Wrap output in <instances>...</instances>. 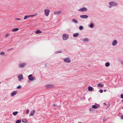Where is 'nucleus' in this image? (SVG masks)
Here are the masks:
<instances>
[{
  "label": "nucleus",
  "mask_w": 123,
  "mask_h": 123,
  "mask_svg": "<svg viewBox=\"0 0 123 123\" xmlns=\"http://www.w3.org/2000/svg\"><path fill=\"white\" fill-rule=\"evenodd\" d=\"M120 97L121 98L123 99V94H122L121 95Z\"/></svg>",
  "instance_id": "obj_35"
},
{
  "label": "nucleus",
  "mask_w": 123,
  "mask_h": 123,
  "mask_svg": "<svg viewBox=\"0 0 123 123\" xmlns=\"http://www.w3.org/2000/svg\"><path fill=\"white\" fill-rule=\"evenodd\" d=\"M79 29L80 30H81L83 29L84 27L83 26H80L79 27Z\"/></svg>",
  "instance_id": "obj_28"
},
{
  "label": "nucleus",
  "mask_w": 123,
  "mask_h": 123,
  "mask_svg": "<svg viewBox=\"0 0 123 123\" xmlns=\"http://www.w3.org/2000/svg\"><path fill=\"white\" fill-rule=\"evenodd\" d=\"M22 121L23 122L25 123H27V120L26 119H23Z\"/></svg>",
  "instance_id": "obj_24"
},
{
  "label": "nucleus",
  "mask_w": 123,
  "mask_h": 123,
  "mask_svg": "<svg viewBox=\"0 0 123 123\" xmlns=\"http://www.w3.org/2000/svg\"><path fill=\"white\" fill-rule=\"evenodd\" d=\"M92 108H98V107L96 105H93L92 107Z\"/></svg>",
  "instance_id": "obj_34"
},
{
  "label": "nucleus",
  "mask_w": 123,
  "mask_h": 123,
  "mask_svg": "<svg viewBox=\"0 0 123 123\" xmlns=\"http://www.w3.org/2000/svg\"><path fill=\"white\" fill-rule=\"evenodd\" d=\"M5 54V53L4 52H2L0 53V55H4Z\"/></svg>",
  "instance_id": "obj_30"
},
{
  "label": "nucleus",
  "mask_w": 123,
  "mask_h": 123,
  "mask_svg": "<svg viewBox=\"0 0 123 123\" xmlns=\"http://www.w3.org/2000/svg\"><path fill=\"white\" fill-rule=\"evenodd\" d=\"M19 30L18 28H14L12 30V32H15Z\"/></svg>",
  "instance_id": "obj_19"
},
{
  "label": "nucleus",
  "mask_w": 123,
  "mask_h": 123,
  "mask_svg": "<svg viewBox=\"0 0 123 123\" xmlns=\"http://www.w3.org/2000/svg\"><path fill=\"white\" fill-rule=\"evenodd\" d=\"M21 88V86H18L17 87V88L18 89H20Z\"/></svg>",
  "instance_id": "obj_36"
},
{
  "label": "nucleus",
  "mask_w": 123,
  "mask_h": 123,
  "mask_svg": "<svg viewBox=\"0 0 123 123\" xmlns=\"http://www.w3.org/2000/svg\"><path fill=\"white\" fill-rule=\"evenodd\" d=\"M18 113V111H15L13 112L12 114L14 116H16Z\"/></svg>",
  "instance_id": "obj_23"
},
{
  "label": "nucleus",
  "mask_w": 123,
  "mask_h": 123,
  "mask_svg": "<svg viewBox=\"0 0 123 123\" xmlns=\"http://www.w3.org/2000/svg\"><path fill=\"white\" fill-rule=\"evenodd\" d=\"M64 62L66 63H70L71 62L70 58L66 57L65 58L63 59Z\"/></svg>",
  "instance_id": "obj_3"
},
{
  "label": "nucleus",
  "mask_w": 123,
  "mask_h": 123,
  "mask_svg": "<svg viewBox=\"0 0 123 123\" xmlns=\"http://www.w3.org/2000/svg\"><path fill=\"white\" fill-rule=\"evenodd\" d=\"M103 104H104V105H106V104H105V103H103Z\"/></svg>",
  "instance_id": "obj_42"
},
{
  "label": "nucleus",
  "mask_w": 123,
  "mask_h": 123,
  "mask_svg": "<svg viewBox=\"0 0 123 123\" xmlns=\"http://www.w3.org/2000/svg\"><path fill=\"white\" fill-rule=\"evenodd\" d=\"M42 32V31H41L40 30H37L35 32V33L36 34H38L39 33H41Z\"/></svg>",
  "instance_id": "obj_20"
},
{
  "label": "nucleus",
  "mask_w": 123,
  "mask_h": 123,
  "mask_svg": "<svg viewBox=\"0 0 123 123\" xmlns=\"http://www.w3.org/2000/svg\"><path fill=\"white\" fill-rule=\"evenodd\" d=\"M121 119H123V115L121 116Z\"/></svg>",
  "instance_id": "obj_40"
},
{
  "label": "nucleus",
  "mask_w": 123,
  "mask_h": 123,
  "mask_svg": "<svg viewBox=\"0 0 123 123\" xmlns=\"http://www.w3.org/2000/svg\"><path fill=\"white\" fill-rule=\"evenodd\" d=\"M28 78L29 80L32 81L34 80V77L32 74L29 75L28 77Z\"/></svg>",
  "instance_id": "obj_10"
},
{
  "label": "nucleus",
  "mask_w": 123,
  "mask_h": 123,
  "mask_svg": "<svg viewBox=\"0 0 123 123\" xmlns=\"http://www.w3.org/2000/svg\"><path fill=\"white\" fill-rule=\"evenodd\" d=\"M17 91H14L13 92H12L11 94V96H13L14 95H15L17 93Z\"/></svg>",
  "instance_id": "obj_18"
},
{
  "label": "nucleus",
  "mask_w": 123,
  "mask_h": 123,
  "mask_svg": "<svg viewBox=\"0 0 123 123\" xmlns=\"http://www.w3.org/2000/svg\"><path fill=\"white\" fill-rule=\"evenodd\" d=\"M29 110H27L26 111V113L27 114H28L29 113Z\"/></svg>",
  "instance_id": "obj_39"
},
{
  "label": "nucleus",
  "mask_w": 123,
  "mask_h": 123,
  "mask_svg": "<svg viewBox=\"0 0 123 123\" xmlns=\"http://www.w3.org/2000/svg\"><path fill=\"white\" fill-rule=\"evenodd\" d=\"M93 88L91 86H89L88 87V90L89 91H92L93 89Z\"/></svg>",
  "instance_id": "obj_25"
},
{
  "label": "nucleus",
  "mask_w": 123,
  "mask_h": 123,
  "mask_svg": "<svg viewBox=\"0 0 123 123\" xmlns=\"http://www.w3.org/2000/svg\"><path fill=\"white\" fill-rule=\"evenodd\" d=\"M11 49H10L9 50H11Z\"/></svg>",
  "instance_id": "obj_45"
},
{
  "label": "nucleus",
  "mask_w": 123,
  "mask_h": 123,
  "mask_svg": "<svg viewBox=\"0 0 123 123\" xmlns=\"http://www.w3.org/2000/svg\"><path fill=\"white\" fill-rule=\"evenodd\" d=\"M103 92V90L102 89H100L99 90V92L100 93H102Z\"/></svg>",
  "instance_id": "obj_38"
},
{
  "label": "nucleus",
  "mask_w": 123,
  "mask_h": 123,
  "mask_svg": "<svg viewBox=\"0 0 123 123\" xmlns=\"http://www.w3.org/2000/svg\"><path fill=\"white\" fill-rule=\"evenodd\" d=\"M108 107H109V106H107V108H108Z\"/></svg>",
  "instance_id": "obj_46"
},
{
  "label": "nucleus",
  "mask_w": 123,
  "mask_h": 123,
  "mask_svg": "<svg viewBox=\"0 0 123 123\" xmlns=\"http://www.w3.org/2000/svg\"><path fill=\"white\" fill-rule=\"evenodd\" d=\"M72 21L73 22L76 24L78 22V21L77 20L74 19H72Z\"/></svg>",
  "instance_id": "obj_15"
},
{
  "label": "nucleus",
  "mask_w": 123,
  "mask_h": 123,
  "mask_svg": "<svg viewBox=\"0 0 123 123\" xmlns=\"http://www.w3.org/2000/svg\"><path fill=\"white\" fill-rule=\"evenodd\" d=\"M89 41V39L87 38H85L83 39V41L84 42H88Z\"/></svg>",
  "instance_id": "obj_13"
},
{
  "label": "nucleus",
  "mask_w": 123,
  "mask_h": 123,
  "mask_svg": "<svg viewBox=\"0 0 123 123\" xmlns=\"http://www.w3.org/2000/svg\"><path fill=\"white\" fill-rule=\"evenodd\" d=\"M62 53V52L61 51H56L55 52V54L60 53Z\"/></svg>",
  "instance_id": "obj_31"
},
{
  "label": "nucleus",
  "mask_w": 123,
  "mask_h": 123,
  "mask_svg": "<svg viewBox=\"0 0 123 123\" xmlns=\"http://www.w3.org/2000/svg\"><path fill=\"white\" fill-rule=\"evenodd\" d=\"M96 108H90V111L91 112H93L95 111V109Z\"/></svg>",
  "instance_id": "obj_16"
},
{
  "label": "nucleus",
  "mask_w": 123,
  "mask_h": 123,
  "mask_svg": "<svg viewBox=\"0 0 123 123\" xmlns=\"http://www.w3.org/2000/svg\"><path fill=\"white\" fill-rule=\"evenodd\" d=\"M48 88H51L53 87V86L51 85H48L46 86Z\"/></svg>",
  "instance_id": "obj_21"
},
{
  "label": "nucleus",
  "mask_w": 123,
  "mask_h": 123,
  "mask_svg": "<svg viewBox=\"0 0 123 123\" xmlns=\"http://www.w3.org/2000/svg\"><path fill=\"white\" fill-rule=\"evenodd\" d=\"M122 108H123V107H122Z\"/></svg>",
  "instance_id": "obj_48"
},
{
  "label": "nucleus",
  "mask_w": 123,
  "mask_h": 123,
  "mask_svg": "<svg viewBox=\"0 0 123 123\" xmlns=\"http://www.w3.org/2000/svg\"><path fill=\"white\" fill-rule=\"evenodd\" d=\"M26 64V63L25 62L20 63L18 64V66L19 68H23L25 67Z\"/></svg>",
  "instance_id": "obj_2"
},
{
  "label": "nucleus",
  "mask_w": 123,
  "mask_h": 123,
  "mask_svg": "<svg viewBox=\"0 0 123 123\" xmlns=\"http://www.w3.org/2000/svg\"><path fill=\"white\" fill-rule=\"evenodd\" d=\"M106 90H104V91L105 92H106Z\"/></svg>",
  "instance_id": "obj_43"
},
{
  "label": "nucleus",
  "mask_w": 123,
  "mask_h": 123,
  "mask_svg": "<svg viewBox=\"0 0 123 123\" xmlns=\"http://www.w3.org/2000/svg\"><path fill=\"white\" fill-rule=\"evenodd\" d=\"M18 78L19 81H21L23 80V76L22 74H19L18 75Z\"/></svg>",
  "instance_id": "obj_9"
},
{
  "label": "nucleus",
  "mask_w": 123,
  "mask_h": 123,
  "mask_svg": "<svg viewBox=\"0 0 123 123\" xmlns=\"http://www.w3.org/2000/svg\"><path fill=\"white\" fill-rule=\"evenodd\" d=\"M98 86L100 87H102L104 86V85H102L101 84L99 83L98 84Z\"/></svg>",
  "instance_id": "obj_27"
},
{
  "label": "nucleus",
  "mask_w": 123,
  "mask_h": 123,
  "mask_svg": "<svg viewBox=\"0 0 123 123\" xmlns=\"http://www.w3.org/2000/svg\"><path fill=\"white\" fill-rule=\"evenodd\" d=\"M15 19L16 20H20V19L19 18H16Z\"/></svg>",
  "instance_id": "obj_41"
},
{
  "label": "nucleus",
  "mask_w": 123,
  "mask_h": 123,
  "mask_svg": "<svg viewBox=\"0 0 123 123\" xmlns=\"http://www.w3.org/2000/svg\"><path fill=\"white\" fill-rule=\"evenodd\" d=\"M35 112V110H33L31 112V114L30 115V116H32L34 114Z\"/></svg>",
  "instance_id": "obj_14"
},
{
  "label": "nucleus",
  "mask_w": 123,
  "mask_h": 123,
  "mask_svg": "<svg viewBox=\"0 0 123 123\" xmlns=\"http://www.w3.org/2000/svg\"><path fill=\"white\" fill-rule=\"evenodd\" d=\"M118 41L117 40L115 39L112 41V46H115L116 45Z\"/></svg>",
  "instance_id": "obj_6"
},
{
  "label": "nucleus",
  "mask_w": 123,
  "mask_h": 123,
  "mask_svg": "<svg viewBox=\"0 0 123 123\" xmlns=\"http://www.w3.org/2000/svg\"><path fill=\"white\" fill-rule=\"evenodd\" d=\"M52 107H58V106L57 105L55 104H53L52 106Z\"/></svg>",
  "instance_id": "obj_33"
},
{
  "label": "nucleus",
  "mask_w": 123,
  "mask_h": 123,
  "mask_svg": "<svg viewBox=\"0 0 123 123\" xmlns=\"http://www.w3.org/2000/svg\"><path fill=\"white\" fill-rule=\"evenodd\" d=\"M61 12L60 11H55L54 12V13L55 15H59L61 13Z\"/></svg>",
  "instance_id": "obj_12"
},
{
  "label": "nucleus",
  "mask_w": 123,
  "mask_h": 123,
  "mask_svg": "<svg viewBox=\"0 0 123 123\" xmlns=\"http://www.w3.org/2000/svg\"><path fill=\"white\" fill-rule=\"evenodd\" d=\"M106 118L105 117V116H104V118L103 119V121H106Z\"/></svg>",
  "instance_id": "obj_37"
},
{
  "label": "nucleus",
  "mask_w": 123,
  "mask_h": 123,
  "mask_svg": "<svg viewBox=\"0 0 123 123\" xmlns=\"http://www.w3.org/2000/svg\"><path fill=\"white\" fill-rule=\"evenodd\" d=\"M49 12L50 10L49 9H46L44 10L45 14L46 16H47L49 15Z\"/></svg>",
  "instance_id": "obj_7"
},
{
  "label": "nucleus",
  "mask_w": 123,
  "mask_h": 123,
  "mask_svg": "<svg viewBox=\"0 0 123 123\" xmlns=\"http://www.w3.org/2000/svg\"><path fill=\"white\" fill-rule=\"evenodd\" d=\"M79 35V34L78 33H76L74 34L73 35V36L74 37H77Z\"/></svg>",
  "instance_id": "obj_17"
},
{
  "label": "nucleus",
  "mask_w": 123,
  "mask_h": 123,
  "mask_svg": "<svg viewBox=\"0 0 123 123\" xmlns=\"http://www.w3.org/2000/svg\"><path fill=\"white\" fill-rule=\"evenodd\" d=\"M0 83H1V82H0Z\"/></svg>",
  "instance_id": "obj_47"
},
{
  "label": "nucleus",
  "mask_w": 123,
  "mask_h": 123,
  "mask_svg": "<svg viewBox=\"0 0 123 123\" xmlns=\"http://www.w3.org/2000/svg\"><path fill=\"white\" fill-rule=\"evenodd\" d=\"M105 65L106 67H108L110 66V63L109 62H107L105 63Z\"/></svg>",
  "instance_id": "obj_22"
},
{
  "label": "nucleus",
  "mask_w": 123,
  "mask_h": 123,
  "mask_svg": "<svg viewBox=\"0 0 123 123\" xmlns=\"http://www.w3.org/2000/svg\"><path fill=\"white\" fill-rule=\"evenodd\" d=\"M37 15V13H36L35 14L32 15H26L24 17V19L25 20H26L27 18H29L33 17L34 16H36Z\"/></svg>",
  "instance_id": "obj_5"
},
{
  "label": "nucleus",
  "mask_w": 123,
  "mask_h": 123,
  "mask_svg": "<svg viewBox=\"0 0 123 123\" xmlns=\"http://www.w3.org/2000/svg\"><path fill=\"white\" fill-rule=\"evenodd\" d=\"M94 26V25L93 23H91L90 25V27L91 28H92Z\"/></svg>",
  "instance_id": "obj_26"
},
{
  "label": "nucleus",
  "mask_w": 123,
  "mask_h": 123,
  "mask_svg": "<svg viewBox=\"0 0 123 123\" xmlns=\"http://www.w3.org/2000/svg\"><path fill=\"white\" fill-rule=\"evenodd\" d=\"M62 37L64 40H65L68 39V36L67 34H64L62 36Z\"/></svg>",
  "instance_id": "obj_8"
},
{
  "label": "nucleus",
  "mask_w": 123,
  "mask_h": 123,
  "mask_svg": "<svg viewBox=\"0 0 123 123\" xmlns=\"http://www.w3.org/2000/svg\"><path fill=\"white\" fill-rule=\"evenodd\" d=\"M108 4L110 5L109 7V8H111L112 6H117L118 3L115 1H112L109 2Z\"/></svg>",
  "instance_id": "obj_1"
},
{
  "label": "nucleus",
  "mask_w": 123,
  "mask_h": 123,
  "mask_svg": "<svg viewBox=\"0 0 123 123\" xmlns=\"http://www.w3.org/2000/svg\"><path fill=\"white\" fill-rule=\"evenodd\" d=\"M88 10L87 9L86 7H83L78 10V11L80 12H86Z\"/></svg>",
  "instance_id": "obj_4"
},
{
  "label": "nucleus",
  "mask_w": 123,
  "mask_h": 123,
  "mask_svg": "<svg viewBox=\"0 0 123 123\" xmlns=\"http://www.w3.org/2000/svg\"><path fill=\"white\" fill-rule=\"evenodd\" d=\"M21 122V120H18L16 121V123H20Z\"/></svg>",
  "instance_id": "obj_29"
},
{
  "label": "nucleus",
  "mask_w": 123,
  "mask_h": 123,
  "mask_svg": "<svg viewBox=\"0 0 123 123\" xmlns=\"http://www.w3.org/2000/svg\"><path fill=\"white\" fill-rule=\"evenodd\" d=\"M9 34L8 33H6V35L5 37L6 38H7L9 36Z\"/></svg>",
  "instance_id": "obj_32"
},
{
  "label": "nucleus",
  "mask_w": 123,
  "mask_h": 123,
  "mask_svg": "<svg viewBox=\"0 0 123 123\" xmlns=\"http://www.w3.org/2000/svg\"><path fill=\"white\" fill-rule=\"evenodd\" d=\"M80 18H87L88 17V16L87 15H83L80 16Z\"/></svg>",
  "instance_id": "obj_11"
},
{
  "label": "nucleus",
  "mask_w": 123,
  "mask_h": 123,
  "mask_svg": "<svg viewBox=\"0 0 123 123\" xmlns=\"http://www.w3.org/2000/svg\"><path fill=\"white\" fill-rule=\"evenodd\" d=\"M122 102H123V100L122 101Z\"/></svg>",
  "instance_id": "obj_44"
}]
</instances>
